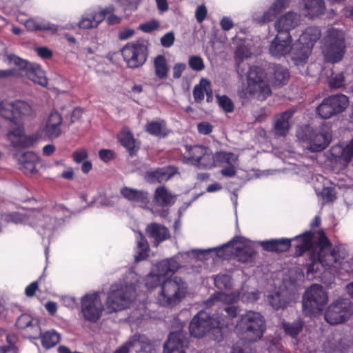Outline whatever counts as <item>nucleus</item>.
Here are the masks:
<instances>
[{"label":"nucleus","instance_id":"nucleus-1","mask_svg":"<svg viewBox=\"0 0 353 353\" xmlns=\"http://www.w3.org/2000/svg\"><path fill=\"white\" fill-rule=\"evenodd\" d=\"M315 244L313 243V236L310 232L296 236L294 239H272L261 242L263 248L268 251L283 252L289 249L292 240L295 245L296 252L301 255L306 250L310 252L311 263L308 265L307 274L321 271V268L330 269L341 265L342 261L347 256L345 248L342 245L332 246L324 233L320 232L314 238Z\"/></svg>","mask_w":353,"mask_h":353},{"label":"nucleus","instance_id":"nucleus-2","mask_svg":"<svg viewBox=\"0 0 353 353\" xmlns=\"http://www.w3.org/2000/svg\"><path fill=\"white\" fill-rule=\"evenodd\" d=\"M191 252L192 250L179 253L174 257L161 261L144 278L145 285L148 290H152L161 285L157 296V301L159 305L174 307L179 304L188 294V283L183 279L178 276L172 279H165V277L174 274L181 268L179 263L181 259H196Z\"/></svg>","mask_w":353,"mask_h":353},{"label":"nucleus","instance_id":"nucleus-3","mask_svg":"<svg viewBox=\"0 0 353 353\" xmlns=\"http://www.w3.org/2000/svg\"><path fill=\"white\" fill-rule=\"evenodd\" d=\"M211 252L219 258L229 259L236 256L241 262L249 261L255 253L254 243L243 237H236L221 246L203 250H192L191 253L198 260H206Z\"/></svg>","mask_w":353,"mask_h":353},{"label":"nucleus","instance_id":"nucleus-4","mask_svg":"<svg viewBox=\"0 0 353 353\" xmlns=\"http://www.w3.org/2000/svg\"><path fill=\"white\" fill-rule=\"evenodd\" d=\"M137 275L130 271L124 281L110 286L105 300V307L108 312L121 311L131 305L137 296Z\"/></svg>","mask_w":353,"mask_h":353},{"label":"nucleus","instance_id":"nucleus-5","mask_svg":"<svg viewBox=\"0 0 353 353\" xmlns=\"http://www.w3.org/2000/svg\"><path fill=\"white\" fill-rule=\"evenodd\" d=\"M1 219L6 223L28 224L35 228L40 235L47 238H50L53 231L63 223V219L54 220L40 210H32L27 214L19 212L3 214L1 216Z\"/></svg>","mask_w":353,"mask_h":353},{"label":"nucleus","instance_id":"nucleus-6","mask_svg":"<svg viewBox=\"0 0 353 353\" xmlns=\"http://www.w3.org/2000/svg\"><path fill=\"white\" fill-rule=\"evenodd\" d=\"M246 76V87L243 90L242 96L263 101L271 94L270 83L266 74L261 67L250 66Z\"/></svg>","mask_w":353,"mask_h":353},{"label":"nucleus","instance_id":"nucleus-7","mask_svg":"<svg viewBox=\"0 0 353 353\" xmlns=\"http://www.w3.org/2000/svg\"><path fill=\"white\" fill-rule=\"evenodd\" d=\"M236 331L248 341L254 342L261 339L265 330L264 316L259 312L248 311L240 317L236 325Z\"/></svg>","mask_w":353,"mask_h":353},{"label":"nucleus","instance_id":"nucleus-8","mask_svg":"<svg viewBox=\"0 0 353 353\" xmlns=\"http://www.w3.org/2000/svg\"><path fill=\"white\" fill-rule=\"evenodd\" d=\"M323 41L325 60L332 63L340 61L345 51V33L334 28H329Z\"/></svg>","mask_w":353,"mask_h":353},{"label":"nucleus","instance_id":"nucleus-9","mask_svg":"<svg viewBox=\"0 0 353 353\" xmlns=\"http://www.w3.org/2000/svg\"><path fill=\"white\" fill-rule=\"evenodd\" d=\"M321 35V30L316 27H308L300 35L294 43L292 52V60L296 65H303L307 61L312 48L319 40Z\"/></svg>","mask_w":353,"mask_h":353},{"label":"nucleus","instance_id":"nucleus-10","mask_svg":"<svg viewBox=\"0 0 353 353\" xmlns=\"http://www.w3.org/2000/svg\"><path fill=\"white\" fill-rule=\"evenodd\" d=\"M0 116L12 123L31 119L36 116L35 110L27 102L21 100L0 101Z\"/></svg>","mask_w":353,"mask_h":353},{"label":"nucleus","instance_id":"nucleus-11","mask_svg":"<svg viewBox=\"0 0 353 353\" xmlns=\"http://www.w3.org/2000/svg\"><path fill=\"white\" fill-rule=\"evenodd\" d=\"M7 58L9 64L16 68L15 77H26L36 84L41 86L47 85L48 80L45 72L39 65L28 63L14 54H9Z\"/></svg>","mask_w":353,"mask_h":353},{"label":"nucleus","instance_id":"nucleus-12","mask_svg":"<svg viewBox=\"0 0 353 353\" xmlns=\"http://www.w3.org/2000/svg\"><path fill=\"white\" fill-rule=\"evenodd\" d=\"M297 138L307 143V148L312 152L324 150L330 143L332 135L328 130H312L309 126H302L296 131Z\"/></svg>","mask_w":353,"mask_h":353},{"label":"nucleus","instance_id":"nucleus-13","mask_svg":"<svg viewBox=\"0 0 353 353\" xmlns=\"http://www.w3.org/2000/svg\"><path fill=\"white\" fill-rule=\"evenodd\" d=\"M328 296L321 285L314 284L305 292L303 299V311L312 316L321 311L327 303Z\"/></svg>","mask_w":353,"mask_h":353},{"label":"nucleus","instance_id":"nucleus-14","mask_svg":"<svg viewBox=\"0 0 353 353\" xmlns=\"http://www.w3.org/2000/svg\"><path fill=\"white\" fill-rule=\"evenodd\" d=\"M210 331L217 334L216 340H221L223 338V332H221L219 325H216V321L213 320V316H210L205 311L199 312L190 323L191 335L200 338Z\"/></svg>","mask_w":353,"mask_h":353},{"label":"nucleus","instance_id":"nucleus-15","mask_svg":"<svg viewBox=\"0 0 353 353\" xmlns=\"http://www.w3.org/2000/svg\"><path fill=\"white\" fill-rule=\"evenodd\" d=\"M101 292L86 294L81 299V311L83 318L91 323L97 322L104 310Z\"/></svg>","mask_w":353,"mask_h":353},{"label":"nucleus","instance_id":"nucleus-16","mask_svg":"<svg viewBox=\"0 0 353 353\" xmlns=\"http://www.w3.org/2000/svg\"><path fill=\"white\" fill-rule=\"evenodd\" d=\"M353 314V304L348 299H339L332 303L325 314V321L331 325L343 323Z\"/></svg>","mask_w":353,"mask_h":353},{"label":"nucleus","instance_id":"nucleus-17","mask_svg":"<svg viewBox=\"0 0 353 353\" xmlns=\"http://www.w3.org/2000/svg\"><path fill=\"white\" fill-rule=\"evenodd\" d=\"M184 159L186 163L201 169H210L216 164L215 154L206 147L194 145L188 150Z\"/></svg>","mask_w":353,"mask_h":353},{"label":"nucleus","instance_id":"nucleus-18","mask_svg":"<svg viewBox=\"0 0 353 353\" xmlns=\"http://www.w3.org/2000/svg\"><path fill=\"white\" fill-rule=\"evenodd\" d=\"M121 53L129 68H136L143 65L148 57V49L145 44L137 41L126 44Z\"/></svg>","mask_w":353,"mask_h":353},{"label":"nucleus","instance_id":"nucleus-19","mask_svg":"<svg viewBox=\"0 0 353 353\" xmlns=\"http://www.w3.org/2000/svg\"><path fill=\"white\" fill-rule=\"evenodd\" d=\"M259 298V292H243V290L241 292H232V293H224L222 292H215L208 301V305L215 304L217 302H221L225 304H232L236 303L239 300H241L243 303H253L258 300Z\"/></svg>","mask_w":353,"mask_h":353},{"label":"nucleus","instance_id":"nucleus-20","mask_svg":"<svg viewBox=\"0 0 353 353\" xmlns=\"http://www.w3.org/2000/svg\"><path fill=\"white\" fill-rule=\"evenodd\" d=\"M150 340L144 335H134L114 353H152Z\"/></svg>","mask_w":353,"mask_h":353},{"label":"nucleus","instance_id":"nucleus-21","mask_svg":"<svg viewBox=\"0 0 353 353\" xmlns=\"http://www.w3.org/2000/svg\"><path fill=\"white\" fill-rule=\"evenodd\" d=\"M292 42L293 39L290 34H286L284 37L276 35L270 44V54L275 58H281L291 52L292 53L294 49Z\"/></svg>","mask_w":353,"mask_h":353},{"label":"nucleus","instance_id":"nucleus-22","mask_svg":"<svg viewBox=\"0 0 353 353\" xmlns=\"http://www.w3.org/2000/svg\"><path fill=\"white\" fill-rule=\"evenodd\" d=\"M7 134L8 139L14 148H26L33 144L35 138L33 136H26L23 125L17 123H12Z\"/></svg>","mask_w":353,"mask_h":353},{"label":"nucleus","instance_id":"nucleus-23","mask_svg":"<svg viewBox=\"0 0 353 353\" xmlns=\"http://www.w3.org/2000/svg\"><path fill=\"white\" fill-rule=\"evenodd\" d=\"M301 21V14L294 11H288L276 19L274 28L278 34H290V32L297 28Z\"/></svg>","mask_w":353,"mask_h":353},{"label":"nucleus","instance_id":"nucleus-24","mask_svg":"<svg viewBox=\"0 0 353 353\" xmlns=\"http://www.w3.org/2000/svg\"><path fill=\"white\" fill-rule=\"evenodd\" d=\"M216 163L223 166L221 170L222 175L232 177L236 173V168L239 165L238 156L232 152H218L215 154Z\"/></svg>","mask_w":353,"mask_h":353},{"label":"nucleus","instance_id":"nucleus-25","mask_svg":"<svg viewBox=\"0 0 353 353\" xmlns=\"http://www.w3.org/2000/svg\"><path fill=\"white\" fill-rule=\"evenodd\" d=\"M114 9L112 6H109L101 11L89 10L83 14L78 26L82 29L97 28L104 19L108 14H111Z\"/></svg>","mask_w":353,"mask_h":353},{"label":"nucleus","instance_id":"nucleus-26","mask_svg":"<svg viewBox=\"0 0 353 353\" xmlns=\"http://www.w3.org/2000/svg\"><path fill=\"white\" fill-rule=\"evenodd\" d=\"M62 117L57 111H52L46 121L43 131L49 139L58 137L61 133Z\"/></svg>","mask_w":353,"mask_h":353},{"label":"nucleus","instance_id":"nucleus-27","mask_svg":"<svg viewBox=\"0 0 353 353\" xmlns=\"http://www.w3.org/2000/svg\"><path fill=\"white\" fill-rule=\"evenodd\" d=\"M330 181L322 175H316L314 180V188L317 195L321 196L325 202L335 199L336 192L333 187L329 185Z\"/></svg>","mask_w":353,"mask_h":353},{"label":"nucleus","instance_id":"nucleus-28","mask_svg":"<svg viewBox=\"0 0 353 353\" xmlns=\"http://www.w3.org/2000/svg\"><path fill=\"white\" fill-rule=\"evenodd\" d=\"M186 343L182 332H171L164 345L163 353H185Z\"/></svg>","mask_w":353,"mask_h":353},{"label":"nucleus","instance_id":"nucleus-29","mask_svg":"<svg viewBox=\"0 0 353 353\" xmlns=\"http://www.w3.org/2000/svg\"><path fill=\"white\" fill-rule=\"evenodd\" d=\"M16 325L19 329L26 330L31 338L37 339L41 334L39 320L29 314H21L18 318Z\"/></svg>","mask_w":353,"mask_h":353},{"label":"nucleus","instance_id":"nucleus-30","mask_svg":"<svg viewBox=\"0 0 353 353\" xmlns=\"http://www.w3.org/2000/svg\"><path fill=\"white\" fill-rule=\"evenodd\" d=\"M121 194L125 199L137 203L141 208H146L150 203L148 193L143 190L124 187L121 190Z\"/></svg>","mask_w":353,"mask_h":353},{"label":"nucleus","instance_id":"nucleus-31","mask_svg":"<svg viewBox=\"0 0 353 353\" xmlns=\"http://www.w3.org/2000/svg\"><path fill=\"white\" fill-rule=\"evenodd\" d=\"M226 315L223 314H213V320L216 321V325H219L221 332L223 329L233 325V319L237 316L240 312V308L234 305H228L224 308Z\"/></svg>","mask_w":353,"mask_h":353},{"label":"nucleus","instance_id":"nucleus-32","mask_svg":"<svg viewBox=\"0 0 353 353\" xmlns=\"http://www.w3.org/2000/svg\"><path fill=\"white\" fill-rule=\"evenodd\" d=\"M294 112L291 110L277 115L274 119V132L277 136L285 137L292 125L291 119Z\"/></svg>","mask_w":353,"mask_h":353},{"label":"nucleus","instance_id":"nucleus-33","mask_svg":"<svg viewBox=\"0 0 353 353\" xmlns=\"http://www.w3.org/2000/svg\"><path fill=\"white\" fill-rule=\"evenodd\" d=\"M25 26L30 31L47 30L53 34L56 33L59 30L63 29V28H61L56 24L51 23L49 21L39 18L26 20Z\"/></svg>","mask_w":353,"mask_h":353},{"label":"nucleus","instance_id":"nucleus-34","mask_svg":"<svg viewBox=\"0 0 353 353\" xmlns=\"http://www.w3.org/2000/svg\"><path fill=\"white\" fill-rule=\"evenodd\" d=\"M39 159L33 152H26L19 159L20 169L26 174H32L37 171Z\"/></svg>","mask_w":353,"mask_h":353},{"label":"nucleus","instance_id":"nucleus-35","mask_svg":"<svg viewBox=\"0 0 353 353\" xmlns=\"http://www.w3.org/2000/svg\"><path fill=\"white\" fill-rule=\"evenodd\" d=\"M120 143L133 154L139 148V143L134 138L133 134L127 128H123L117 135Z\"/></svg>","mask_w":353,"mask_h":353},{"label":"nucleus","instance_id":"nucleus-36","mask_svg":"<svg viewBox=\"0 0 353 353\" xmlns=\"http://www.w3.org/2000/svg\"><path fill=\"white\" fill-rule=\"evenodd\" d=\"M268 301L274 310H279L286 307L290 299L288 296V292L285 290L279 288L268 296Z\"/></svg>","mask_w":353,"mask_h":353},{"label":"nucleus","instance_id":"nucleus-37","mask_svg":"<svg viewBox=\"0 0 353 353\" xmlns=\"http://www.w3.org/2000/svg\"><path fill=\"white\" fill-rule=\"evenodd\" d=\"M146 232L149 236L154 240L156 246L169 238L170 234L168 229L162 225L153 223L148 225Z\"/></svg>","mask_w":353,"mask_h":353},{"label":"nucleus","instance_id":"nucleus-38","mask_svg":"<svg viewBox=\"0 0 353 353\" xmlns=\"http://www.w3.org/2000/svg\"><path fill=\"white\" fill-rule=\"evenodd\" d=\"M305 15L312 18L323 14L325 10L324 0H305Z\"/></svg>","mask_w":353,"mask_h":353},{"label":"nucleus","instance_id":"nucleus-39","mask_svg":"<svg viewBox=\"0 0 353 353\" xmlns=\"http://www.w3.org/2000/svg\"><path fill=\"white\" fill-rule=\"evenodd\" d=\"M145 130L151 135L164 137L169 133L163 120L148 121L145 125Z\"/></svg>","mask_w":353,"mask_h":353},{"label":"nucleus","instance_id":"nucleus-40","mask_svg":"<svg viewBox=\"0 0 353 353\" xmlns=\"http://www.w3.org/2000/svg\"><path fill=\"white\" fill-rule=\"evenodd\" d=\"M252 50L250 45V42H244L239 44L235 51V59L238 66V72L240 74H242L243 70L241 69V63L244 59L251 57Z\"/></svg>","mask_w":353,"mask_h":353},{"label":"nucleus","instance_id":"nucleus-41","mask_svg":"<svg viewBox=\"0 0 353 353\" xmlns=\"http://www.w3.org/2000/svg\"><path fill=\"white\" fill-rule=\"evenodd\" d=\"M331 152L336 159H343L346 163H349L353 157V139L345 148L341 145L332 147Z\"/></svg>","mask_w":353,"mask_h":353},{"label":"nucleus","instance_id":"nucleus-42","mask_svg":"<svg viewBox=\"0 0 353 353\" xmlns=\"http://www.w3.org/2000/svg\"><path fill=\"white\" fill-rule=\"evenodd\" d=\"M154 202L159 206H168L174 202V197L164 187H159L155 191Z\"/></svg>","mask_w":353,"mask_h":353},{"label":"nucleus","instance_id":"nucleus-43","mask_svg":"<svg viewBox=\"0 0 353 353\" xmlns=\"http://www.w3.org/2000/svg\"><path fill=\"white\" fill-rule=\"evenodd\" d=\"M289 78V72L286 68L276 65L273 68L272 83L279 86L285 84Z\"/></svg>","mask_w":353,"mask_h":353},{"label":"nucleus","instance_id":"nucleus-44","mask_svg":"<svg viewBox=\"0 0 353 353\" xmlns=\"http://www.w3.org/2000/svg\"><path fill=\"white\" fill-rule=\"evenodd\" d=\"M336 114L343 112L348 105V98L344 94H336L327 98Z\"/></svg>","mask_w":353,"mask_h":353},{"label":"nucleus","instance_id":"nucleus-45","mask_svg":"<svg viewBox=\"0 0 353 353\" xmlns=\"http://www.w3.org/2000/svg\"><path fill=\"white\" fill-rule=\"evenodd\" d=\"M39 336L41 339V343L46 348H50L56 345L61 339L60 335L54 330H48Z\"/></svg>","mask_w":353,"mask_h":353},{"label":"nucleus","instance_id":"nucleus-46","mask_svg":"<svg viewBox=\"0 0 353 353\" xmlns=\"http://www.w3.org/2000/svg\"><path fill=\"white\" fill-rule=\"evenodd\" d=\"M137 255L135 256V260L139 261L144 259L148 256L149 250V245L147 241L141 233H137Z\"/></svg>","mask_w":353,"mask_h":353},{"label":"nucleus","instance_id":"nucleus-47","mask_svg":"<svg viewBox=\"0 0 353 353\" xmlns=\"http://www.w3.org/2000/svg\"><path fill=\"white\" fill-rule=\"evenodd\" d=\"M155 74L161 79L168 76V67L165 58L163 55H158L154 60Z\"/></svg>","mask_w":353,"mask_h":353},{"label":"nucleus","instance_id":"nucleus-48","mask_svg":"<svg viewBox=\"0 0 353 353\" xmlns=\"http://www.w3.org/2000/svg\"><path fill=\"white\" fill-rule=\"evenodd\" d=\"M176 173V168L174 167H165L152 172L153 182H163L169 180Z\"/></svg>","mask_w":353,"mask_h":353},{"label":"nucleus","instance_id":"nucleus-49","mask_svg":"<svg viewBox=\"0 0 353 353\" xmlns=\"http://www.w3.org/2000/svg\"><path fill=\"white\" fill-rule=\"evenodd\" d=\"M210 85V81L204 78L200 80L199 84L196 85L193 89V97L196 102H201L205 97V91Z\"/></svg>","mask_w":353,"mask_h":353},{"label":"nucleus","instance_id":"nucleus-50","mask_svg":"<svg viewBox=\"0 0 353 353\" xmlns=\"http://www.w3.org/2000/svg\"><path fill=\"white\" fill-rule=\"evenodd\" d=\"M317 113L323 119H330L336 114L334 108L330 105L327 98L317 108Z\"/></svg>","mask_w":353,"mask_h":353},{"label":"nucleus","instance_id":"nucleus-51","mask_svg":"<svg viewBox=\"0 0 353 353\" xmlns=\"http://www.w3.org/2000/svg\"><path fill=\"white\" fill-rule=\"evenodd\" d=\"M303 322L300 320H297L292 323H283L282 326L286 334L288 335L295 337L303 329Z\"/></svg>","mask_w":353,"mask_h":353},{"label":"nucleus","instance_id":"nucleus-52","mask_svg":"<svg viewBox=\"0 0 353 353\" xmlns=\"http://www.w3.org/2000/svg\"><path fill=\"white\" fill-rule=\"evenodd\" d=\"M214 281L215 286L221 290H230L232 286L231 277L228 274L216 275L214 279Z\"/></svg>","mask_w":353,"mask_h":353},{"label":"nucleus","instance_id":"nucleus-53","mask_svg":"<svg viewBox=\"0 0 353 353\" xmlns=\"http://www.w3.org/2000/svg\"><path fill=\"white\" fill-rule=\"evenodd\" d=\"M218 103L225 112H232L234 110V104L232 100L226 95L216 94Z\"/></svg>","mask_w":353,"mask_h":353},{"label":"nucleus","instance_id":"nucleus-54","mask_svg":"<svg viewBox=\"0 0 353 353\" xmlns=\"http://www.w3.org/2000/svg\"><path fill=\"white\" fill-rule=\"evenodd\" d=\"M189 66L195 71H201L203 70L205 65L203 60L201 57L192 56L189 59Z\"/></svg>","mask_w":353,"mask_h":353},{"label":"nucleus","instance_id":"nucleus-55","mask_svg":"<svg viewBox=\"0 0 353 353\" xmlns=\"http://www.w3.org/2000/svg\"><path fill=\"white\" fill-rule=\"evenodd\" d=\"M345 78L343 73L333 74L329 81V83L332 88H339L344 85Z\"/></svg>","mask_w":353,"mask_h":353},{"label":"nucleus","instance_id":"nucleus-56","mask_svg":"<svg viewBox=\"0 0 353 353\" xmlns=\"http://www.w3.org/2000/svg\"><path fill=\"white\" fill-rule=\"evenodd\" d=\"M290 5V0H276L273 2L271 7L278 14L286 9Z\"/></svg>","mask_w":353,"mask_h":353},{"label":"nucleus","instance_id":"nucleus-57","mask_svg":"<svg viewBox=\"0 0 353 353\" xmlns=\"http://www.w3.org/2000/svg\"><path fill=\"white\" fill-rule=\"evenodd\" d=\"M174 41V35L172 32L166 33L161 39V43L165 48H170V46H172L173 45Z\"/></svg>","mask_w":353,"mask_h":353},{"label":"nucleus","instance_id":"nucleus-58","mask_svg":"<svg viewBox=\"0 0 353 353\" xmlns=\"http://www.w3.org/2000/svg\"><path fill=\"white\" fill-rule=\"evenodd\" d=\"M159 27V23L156 21H151L142 23L139 26V29L145 32H150L156 30Z\"/></svg>","mask_w":353,"mask_h":353},{"label":"nucleus","instance_id":"nucleus-59","mask_svg":"<svg viewBox=\"0 0 353 353\" xmlns=\"http://www.w3.org/2000/svg\"><path fill=\"white\" fill-rule=\"evenodd\" d=\"M277 14L278 13L270 6V8L263 14L261 21L263 23L272 21L275 19Z\"/></svg>","mask_w":353,"mask_h":353},{"label":"nucleus","instance_id":"nucleus-60","mask_svg":"<svg viewBox=\"0 0 353 353\" xmlns=\"http://www.w3.org/2000/svg\"><path fill=\"white\" fill-rule=\"evenodd\" d=\"M197 129L200 134H208L212 130V125L206 121L201 122L197 125Z\"/></svg>","mask_w":353,"mask_h":353},{"label":"nucleus","instance_id":"nucleus-61","mask_svg":"<svg viewBox=\"0 0 353 353\" xmlns=\"http://www.w3.org/2000/svg\"><path fill=\"white\" fill-rule=\"evenodd\" d=\"M207 15V8L205 6L201 5L197 7L196 12H195V17L196 19V21L199 23H201L205 19V17Z\"/></svg>","mask_w":353,"mask_h":353},{"label":"nucleus","instance_id":"nucleus-62","mask_svg":"<svg viewBox=\"0 0 353 353\" xmlns=\"http://www.w3.org/2000/svg\"><path fill=\"white\" fill-rule=\"evenodd\" d=\"M88 157V152L85 149L81 148L73 153V159L75 162L81 163Z\"/></svg>","mask_w":353,"mask_h":353},{"label":"nucleus","instance_id":"nucleus-63","mask_svg":"<svg viewBox=\"0 0 353 353\" xmlns=\"http://www.w3.org/2000/svg\"><path fill=\"white\" fill-rule=\"evenodd\" d=\"M134 30L130 28H125L121 30L119 32V38L121 40H127L133 37Z\"/></svg>","mask_w":353,"mask_h":353},{"label":"nucleus","instance_id":"nucleus-64","mask_svg":"<svg viewBox=\"0 0 353 353\" xmlns=\"http://www.w3.org/2000/svg\"><path fill=\"white\" fill-rule=\"evenodd\" d=\"M220 26L223 30L228 31L233 28L234 23L230 17L225 16L221 19Z\"/></svg>","mask_w":353,"mask_h":353}]
</instances>
